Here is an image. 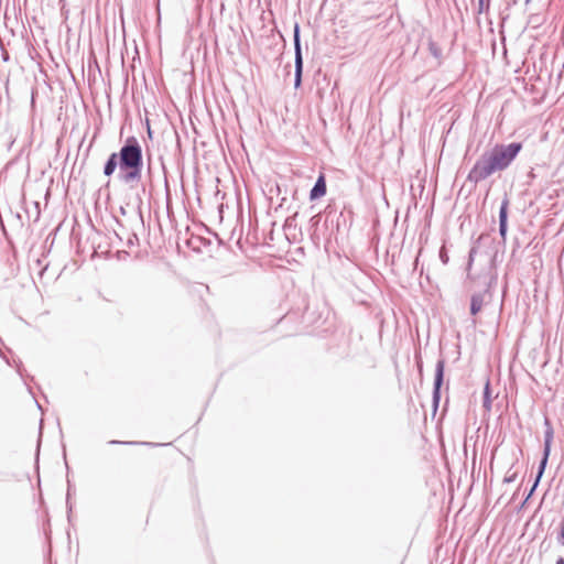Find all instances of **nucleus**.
<instances>
[{
	"label": "nucleus",
	"mask_w": 564,
	"mask_h": 564,
	"mask_svg": "<svg viewBox=\"0 0 564 564\" xmlns=\"http://www.w3.org/2000/svg\"><path fill=\"white\" fill-rule=\"evenodd\" d=\"M521 150L520 143L497 145L485 152L475 163L468 174V180L478 183L497 171L507 169Z\"/></svg>",
	"instance_id": "nucleus-1"
},
{
	"label": "nucleus",
	"mask_w": 564,
	"mask_h": 564,
	"mask_svg": "<svg viewBox=\"0 0 564 564\" xmlns=\"http://www.w3.org/2000/svg\"><path fill=\"white\" fill-rule=\"evenodd\" d=\"M119 167L127 184L139 182L142 170V150L135 138H129L118 154Z\"/></svg>",
	"instance_id": "nucleus-2"
},
{
	"label": "nucleus",
	"mask_w": 564,
	"mask_h": 564,
	"mask_svg": "<svg viewBox=\"0 0 564 564\" xmlns=\"http://www.w3.org/2000/svg\"><path fill=\"white\" fill-rule=\"evenodd\" d=\"M294 50H295V82L294 86L297 88L301 85L303 58L300 42V28L297 24L294 26Z\"/></svg>",
	"instance_id": "nucleus-3"
},
{
	"label": "nucleus",
	"mask_w": 564,
	"mask_h": 564,
	"mask_svg": "<svg viewBox=\"0 0 564 564\" xmlns=\"http://www.w3.org/2000/svg\"><path fill=\"white\" fill-rule=\"evenodd\" d=\"M444 367H445L444 360H438L436 364V369H435V380H434V391H433V399L435 402H438V400H440V389H441V386L443 382Z\"/></svg>",
	"instance_id": "nucleus-4"
},
{
	"label": "nucleus",
	"mask_w": 564,
	"mask_h": 564,
	"mask_svg": "<svg viewBox=\"0 0 564 564\" xmlns=\"http://www.w3.org/2000/svg\"><path fill=\"white\" fill-rule=\"evenodd\" d=\"M508 206H509V200H508V198H505L501 203L500 210H499V232L502 238H505L506 234H507Z\"/></svg>",
	"instance_id": "nucleus-5"
},
{
	"label": "nucleus",
	"mask_w": 564,
	"mask_h": 564,
	"mask_svg": "<svg viewBox=\"0 0 564 564\" xmlns=\"http://www.w3.org/2000/svg\"><path fill=\"white\" fill-rule=\"evenodd\" d=\"M552 440H553V430L551 426L547 427V430L545 431V437H544V456H543V459L541 462V466H540V473H539V477L542 475L543 473V469L545 467V464L547 462V457L550 455V449H551V443H552Z\"/></svg>",
	"instance_id": "nucleus-6"
},
{
	"label": "nucleus",
	"mask_w": 564,
	"mask_h": 564,
	"mask_svg": "<svg viewBox=\"0 0 564 564\" xmlns=\"http://www.w3.org/2000/svg\"><path fill=\"white\" fill-rule=\"evenodd\" d=\"M325 193H326V182H325L324 176H323V175H321V176L317 178V181H316V183H315L314 187L312 188V191H311V193H310V198H311L312 200L317 199V198H319V197L324 196V195H325Z\"/></svg>",
	"instance_id": "nucleus-7"
},
{
	"label": "nucleus",
	"mask_w": 564,
	"mask_h": 564,
	"mask_svg": "<svg viewBox=\"0 0 564 564\" xmlns=\"http://www.w3.org/2000/svg\"><path fill=\"white\" fill-rule=\"evenodd\" d=\"M117 165H119L118 154L112 153L105 164V169H104L105 175L110 176L115 172Z\"/></svg>",
	"instance_id": "nucleus-8"
},
{
	"label": "nucleus",
	"mask_w": 564,
	"mask_h": 564,
	"mask_svg": "<svg viewBox=\"0 0 564 564\" xmlns=\"http://www.w3.org/2000/svg\"><path fill=\"white\" fill-rule=\"evenodd\" d=\"M484 305V296L481 294H475L471 296L470 302V313L473 315H476L478 312L481 311Z\"/></svg>",
	"instance_id": "nucleus-9"
},
{
	"label": "nucleus",
	"mask_w": 564,
	"mask_h": 564,
	"mask_svg": "<svg viewBox=\"0 0 564 564\" xmlns=\"http://www.w3.org/2000/svg\"><path fill=\"white\" fill-rule=\"evenodd\" d=\"M490 405H491V400L489 397V383L487 382L486 388H485L484 406L489 410Z\"/></svg>",
	"instance_id": "nucleus-10"
},
{
	"label": "nucleus",
	"mask_w": 564,
	"mask_h": 564,
	"mask_svg": "<svg viewBox=\"0 0 564 564\" xmlns=\"http://www.w3.org/2000/svg\"><path fill=\"white\" fill-rule=\"evenodd\" d=\"M516 477H517V473L508 471L503 478V482H512V481H514Z\"/></svg>",
	"instance_id": "nucleus-11"
},
{
	"label": "nucleus",
	"mask_w": 564,
	"mask_h": 564,
	"mask_svg": "<svg viewBox=\"0 0 564 564\" xmlns=\"http://www.w3.org/2000/svg\"><path fill=\"white\" fill-rule=\"evenodd\" d=\"M440 258H441V260H442V262H443V263H447V261H448V257H447V254H446V252H445L444 248H442V249H441V251H440Z\"/></svg>",
	"instance_id": "nucleus-12"
},
{
	"label": "nucleus",
	"mask_w": 564,
	"mask_h": 564,
	"mask_svg": "<svg viewBox=\"0 0 564 564\" xmlns=\"http://www.w3.org/2000/svg\"><path fill=\"white\" fill-rule=\"evenodd\" d=\"M474 253H475V250L473 249L469 254V263H471V261H473Z\"/></svg>",
	"instance_id": "nucleus-13"
},
{
	"label": "nucleus",
	"mask_w": 564,
	"mask_h": 564,
	"mask_svg": "<svg viewBox=\"0 0 564 564\" xmlns=\"http://www.w3.org/2000/svg\"><path fill=\"white\" fill-rule=\"evenodd\" d=\"M484 4H485V0H479V7H480V10H482Z\"/></svg>",
	"instance_id": "nucleus-14"
},
{
	"label": "nucleus",
	"mask_w": 564,
	"mask_h": 564,
	"mask_svg": "<svg viewBox=\"0 0 564 564\" xmlns=\"http://www.w3.org/2000/svg\"><path fill=\"white\" fill-rule=\"evenodd\" d=\"M556 564H564V558H563V557H560V558L556 561Z\"/></svg>",
	"instance_id": "nucleus-15"
},
{
	"label": "nucleus",
	"mask_w": 564,
	"mask_h": 564,
	"mask_svg": "<svg viewBox=\"0 0 564 564\" xmlns=\"http://www.w3.org/2000/svg\"><path fill=\"white\" fill-rule=\"evenodd\" d=\"M120 442L118 441H111L110 444H119Z\"/></svg>",
	"instance_id": "nucleus-16"
},
{
	"label": "nucleus",
	"mask_w": 564,
	"mask_h": 564,
	"mask_svg": "<svg viewBox=\"0 0 564 564\" xmlns=\"http://www.w3.org/2000/svg\"><path fill=\"white\" fill-rule=\"evenodd\" d=\"M530 0H527V2H529Z\"/></svg>",
	"instance_id": "nucleus-17"
}]
</instances>
